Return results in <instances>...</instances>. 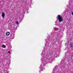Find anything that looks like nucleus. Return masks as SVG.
I'll use <instances>...</instances> for the list:
<instances>
[{
  "label": "nucleus",
  "mask_w": 73,
  "mask_h": 73,
  "mask_svg": "<svg viewBox=\"0 0 73 73\" xmlns=\"http://www.w3.org/2000/svg\"><path fill=\"white\" fill-rule=\"evenodd\" d=\"M10 53V51H9V52H8V53Z\"/></svg>",
  "instance_id": "obj_10"
},
{
  "label": "nucleus",
  "mask_w": 73,
  "mask_h": 73,
  "mask_svg": "<svg viewBox=\"0 0 73 73\" xmlns=\"http://www.w3.org/2000/svg\"><path fill=\"white\" fill-rule=\"evenodd\" d=\"M2 17L3 18H4V17L5 16V13H4L3 12L2 13Z\"/></svg>",
  "instance_id": "obj_2"
},
{
  "label": "nucleus",
  "mask_w": 73,
  "mask_h": 73,
  "mask_svg": "<svg viewBox=\"0 0 73 73\" xmlns=\"http://www.w3.org/2000/svg\"><path fill=\"white\" fill-rule=\"evenodd\" d=\"M54 60V58H50V59L49 61H52Z\"/></svg>",
  "instance_id": "obj_5"
},
{
  "label": "nucleus",
  "mask_w": 73,
  "mask_h": 73,
  "mask_svg": "<svg viewBox=\"0 0 73 73\" xmlns=\"http://www.w3.org/2000/svg\"><path fill=\"white\" fill-rule=\"evenodd\" d=\"M70 48H73V44L72 43H70Z\"/></svg>",
  "instance_id": "obj_3"
},
{
  "label": "nucleus",
  "mask_w": 73,
  "mask_h": 73,
  "mask_svg": "<svg viewBox=\"0 0 73 73\" xmlns=\"http://www.w3.org/2000/svg\"><path fill=\"white\" fill-rule=\"evenodd\" d=\"M57 17L58 19L59 20V22H62V21H63V18L62 17L60 16V15H58Z\"/></svg>",
  "instance_id": "obj_1"
},
{
  "label": "nucleus",
  "mask_w": 73,
  "mask_h": 73,
  "mask_svg": "<svg viewBox=\"0 0 73 73\" xmlns=\"http://www.w3.org/2000/svg\"><path fill=\"white\" fill-rule=\"evenodd\" d=\"M41 67L42 68V64H41Z\"/></svg>",
  "instance_id": "obj_9"
},
{
  "label": "nucleus",
  "mask_w": 73,
  "mask_h": 73,
  "mask_svg": "<svg viewBox=\"0 0 73 73\" xmlns=\"http://www.w3.org/2000/svg\"><path fill=\"white\" fill-rule=\"evenodd\" d=\"M3 47L4 48H5L6 47V46H5V45H3Z\"/></svg>",
  "instance_id": "obj_6"
},
{
  "label": "nucleus",
  "mask_w": 73,
  "mask_h": 73,
  "mask_svg": "<svg viewBox=\"0 0 73 73\" xmlns=\"http://www.w3.org/2000/svg\"><path fill=\"white\" fill-rule=\"evenodd\" d=\"M43 64V65L44 64V63H42V64Z\"/></svg>",
  "instance_id": "obj_11"
},
{
  "label": "nucleus",
  "mask_w": 73,
  "mask_h": 73,
  "mask_svg": "<svg viewBox=\"0 0 73 73\" xmlns=\"http://www.w3.org/2000/svg\"><path fill=\"white\" fill-rule=\"evenodd\" d=\"M6 36H9V35H10V33L9 32H7L6 33Z\"/></svg>",
  "instance_id": "obj_4"
},
{
  "label": "nucleus",
  "mask_w": 73,
  "mask_h": 73,
  "mask_svg": "<svg viewBox=\"0 0 73 73\" xmlns=\"http://www.w3.org/2000/svg\"><path fill=\"white\" fill-rule=\"evenodd\" d=\"M65 46H66V45H67V43H65Z\"/></svg>",
  "instance_id": "obj_8"
},
{
  "label": "nucleus",
  "mask_w": 73,
  "mask_h": 73,
  "mask_svg": "<svg viewBox=\"0 0 73 73\" xmlns=\"http://www.w3.org/2000/svg\"><path fill=\"white\" fill-rule=\"evenodd\" d=\"M16 24H19V22H18V21H17L16 22Z\"/></svg>",
  "instance_id": "obj_7"
}]
</instances>
